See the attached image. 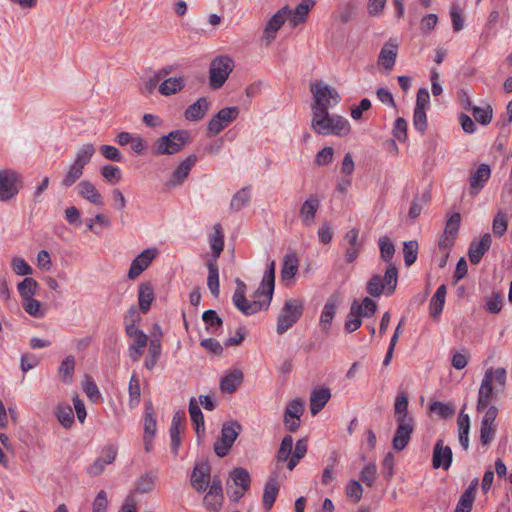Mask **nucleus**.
I'll list each match as a JSON object with an SVG mask.
<instances>
[{
	"label": "nucleus",
	"mask_w": 512,
	"mask_h": 512,
	"mask_svg": "<svg viewBox=\"0 0 512 512\" xmlns=\"http://www.w3.org/2000/svg\"><path fill=\"white\" fill-rule=\"evenodd\" d=\"M185 87V79L183 76L179 77H170L165 79L160 85H159V93L163 96H171L174 95L181 90H183Z\"/></svg>",
	"instance_id": "nucleus-33"
},
{
	"label": "nucleus",
	"mask_w": 512,
	"mask_h": 512,
	"mask_svg": "<svg viewBox=\"0 0 512 512\" xmlns=\"http://www.w3.org/2000/svg\"><path fill=\"white\" fill-rule=\"evenodd\" d=\"M298 271L297 261L289 256H286L281 269V277L283 280L293 278Z\"/></svg>",
	"instance_id": "nucleus-62"
},
{
	"label": "nucleus",
	"mask_w": 512,
	"mask_h": 512,
	"mask_svg": "<svg viewBox=\"0 0 512 512\" xmlns=\"http://www.w3.org/2000/svg\"><path fill=\"white\" fill-rule=\"evenodd\" d=\"M471 111L475 121L481 125H488L492 121L493 109L491 105H486L484 108L473 106Z\"/></svg>",
	"instance_id": "nucleus-52"
},
{
	"label": "nucleus",
	"mask_w": 512,
	"mask_h": 512,
	"mask_svg": "<svg viewBox=\"0 0 512 512\" xmlns=\"http://www.w3.org/2000/svg\"><path fill=\"white\" fill-rule=\"evenodd\" d=\"M418 243L415 240L405 241L403 246L404 262L411 266L417 259Z\"/></svg>",
	"instance_id": "nucleus-54"
},
{
	"label": "nucleus",
	"mask_w": 512,
	"mask_h": 512,
	"mask_svg": "<svg viewBox=\"0 0 512 512\" xmlns=\"http://www.w3.org/2000/svg\"><path fill=\"white\" fill-rule=\"evenodd\" d=\"M208 491L203 499L204 506L211 511H219L223 505L222 482L218 476L212 478Z\"/></svg>",
	"instance_id": "nucleus-12"
},
{
	"label": "nucleus",
	"mask_w": 512,
	"mask_h": 512,
	"mask_svg": "<svg viewBox=\"0 0 512 512\" xmlns=\"http://www.w3.org/2000/svg\"><path fill=\"white\" fill-rule=\"evenodd\" d=\"M452 456L451 448L449 446H445L442 439L437 440L433 449V468H443L444 470H448L452 463Z\"/></svg>",
	"instance_id": "nucleus-19"
},
{
	"label": "nucleus",
	"mask_w": 512,
	"mask_h": 512,
	"mask_svg": "<svg viewBox=\"0 0 512 512\" xmlns=\"http://www.w3.org/2000/svg\"><path fill=\"white\" fill-rule=\"evenodd\" d=\"M235 307L240 310L243 314L249 316L253 315L262 309H267L269 306H266L267 298L264 301L253 300L249 301L246 296H244L243 301H238L237 298L232 299Z\"/></svg>",
	"instance_id": "nucleus-32"
},
{
	"label": "nucleus",
	"mask_w": 512,
	"mask_h": 512,
	"mask_svg": "<svg viewBox=\"0 0 512 512\" xmlns=\"http://www.w3.org/2000/svg\"><path fill=\"white\" fill-rule=\"evenodd\" d=\"M239 114L237 107H226L218 111L208 123V130L213 135L219 134L229 123L234 121Z\"/></svg>",
	"instance_id": "nucleus-11"
},
{
	"label": "nucleus",
	"mask_w": 512,
	"mask_h": 512,
	"mask_svg": "<svg viewBox=\"0 0 512 512\" xmlns=\"http://www.w3.org/2000/svg\"><path fill=\"white\" fill-rule=\"evenodd\" d=\"M140 321V314L135 306H132L124 317V325L127 336H137L140 333H144L139 330L137 323Z\"/></svg>",
	"instance_id": "nucleus-39"
},
{
	"label": "nucleus",
	"mask_w": 512,
	"mask_h": 512,
	"mask_svg": "<svg viewBox=\"0 0 512 512\" xmlns=\"http://www.w3.org/2000/svg\"><path fill=\"white\" fill-rule=\"evenodd\" d=\"M357 309L356 305H351L350 307V311L344 324V328L347 333L356 331L362 325V316L357 312Z\"/></svg>",
	"instance_id": "nucleus-48"
},
{
	"label": "nucleus",
	"mask_w": 512,
	"mask_h": 512,
	"mask_svg": "<svg viewBox=\"0 0 512 512\" xmlns=\"http://www.w3.org/2000/svg\"><path fill=\"white\" fill-rule=\"evenodd\" d=\"M398 52V44L396 41L390 39L386 42L378 57L379 65L383 66L387 71H391L394 67L395 60Z\"/></svg>",
	"instance_id": "nucleus-27"
},
{
	"label": "nucleus",
	"mask_w": 512,
	"mask_h": 512,
	"mask_svg": "<svg viewBox=\"0 0 512 512\" xmlns=\"http://www.w3.org/2000/svg\"><path fill=\"white\" fill-rule=\"evenodd\" d=\"M446 292H447V288H446V285H444V284L440 285L437 288L435 294L433 295V297L430 301V305H429L431 317L437 318L441 314L443 307H444V303H445Z\"/></svg>",
	"instance_id": "nucleus-40"
},
{
	"label": "nucleus",
	"mask_w": 512,
	"mask_h": 512,
	"mask_svg": "<svg viewBox=\"0 0 512 512\" xmlns=\"http://www.w3.org/2000/svg\"><path fill=\"white\" fill-rule=\"evenodd\" d=\"M23 308L29 315L35 318H41L44 316V310L42 309L40 301L34 298L23 300Z\"/></svg>",
	"instance_id": "nucleus-59"
},
{
	"label": "nucleus",
	"mask_w": 512,
	"mask_h": 512,
	"mask_svg": "<svg viewBox=\"0 0 512 512\" xmlns=\"http://www.w3.org/2000/svg\"><path fill=\"white\" fill-rule=\"evenodd\" d=\"M77 191L79 196L89 201L93 205L103 206L104 198L101 193L97 190L96 186L89 180H83L78 183Z\"/></svg>",
	"instance_id": "nucleus-24"
},
{
	"label": "nucleus",
	"mask_w": 512,
	"mask_h": 512,
	"mask_svg": "<svg viewBox=\"0 0 512 512\" xmlns=\"http://www.w3.org/2000/svg\"><path fill=\"white\" fill-rule=\"evenodd\" d=\"M319 205V199L315 196H312L303 202L299 210V216L303 225L311 226L314 223Z\"/></svg>",
	"instance_id": "nucleus-29"
},
{
	"label": "nucleus",
	"mask_w": 512,
	"mask_h": 512,
	"mask_svg": "<svg viewBox=\"0 0 512 512\" xmlns=\"http://www.w3.org/2000/svg\"><path fill=\"white\" fill-rule=\"evenodd\" d=\"M196 161L197 156L195 154H191L185 160L180 162V164L174 170L170 180L167 182V186L174 187L183 183V181L188 177Z\"/></svg>",
	"instance_id": "nucleus-23"
},
{
	"label": "nucleus",
	"mask_w": 512,
	"mask_h": 512,
	"mask_svg": "<svg viewBox=\"0 0 512 512\" xmlns=\"http://www.w3.org/2000/svg\"><path fill=\"white\" fill-rule=\"evenodd\" d=\"M230 479L234 485L230 497L233 501H238L250 488V474L245 468L237 467L230 472Z\"/></svg>",
	"instance_id": "nucleus-10"
},
{
	"label": "nucleus",
	"mask_w": 512,
	"mask_h": 512,
	"mask_svg": "<svg viewBox=\"0 0 512 512\" xmlns=\"http://www.w3.org/2000/svg\"><path fill=\"white\" fill-rule=\"evenodd\" d=\"M339 297L337 295H331L326 301L319 319V327L325 334L330 332L332 321L336 315Z\"/></svg>",
	"instance_id": "nucleus-20"
},
{
	"label": "nucleus",
	"mask_w": 512,
	"mask_h": 512,
	"mask_svg": "<svg viewBox=\"0 0 512 512\" xmlns=\"http://www.w3.org/2000/svg\"><path fill=\"white\" fill-rule=\"evenodd\" d=\"M492 244V237L489 233L482 235L479 241H472L469 250L468 257L472 264H478L485 253L490 249Z\"/></svg>",
	"instance_id": "nucleus-22"
},
{
	"label": "nucleus",
	"mask_w": 512,
	"mask_h": 512,
	"mask_svg": "<svg viewBox=\"0 0 512 512\" xmlns=\"http://www.w3.org/2000/svg\"><path fill=\"white\" fill-rule=\"evenodd\" d=\"M233 70V61L228 56L216 57L212 60L209 70L211 88H221Z\"/></svg>",
	"instance_id": "nucleus-8"
},
{
	"label": "nucleus",
	"mask_w": 512,
	"mask_h": 512,
	"mask_svg": "<svg viewBox=\"0 0 512 512\" xmlns=\"http://www.w3.org/2000/svg\"><path fill=\"white\" fill-rule=\"evenodd\" d=\"M394 418L396 422L414 420V418L408 414V396L405 393L398 394L395 399Z\"/></svg>",
	"instance_id": "nucleus-38"
},
{
	"label": "nucleus",
	"mask_w": 512,
	"mask_h": 512,
	"mask_svg": "<svg viewBox=\"0 0 512 512\" xmlns=\"http://www.w3.org/2000/svg\"><path fill=\"white\" fill-rule=\"evenodd\" d=\"M312 130L319 135L346 136L350 132V123L343 116L329 114L328 111H313Z\"/></svg>",
	"instance_id": "nucleus-2"
},
{
	"label": "nucleus",
	"mask_w": 512,
	"mask_h": 512,
	"mask_svg": "<svg viewBox=\"0 0 512 512\" xmlns=\"http://www.w3.org/2000/svg\"><path fill=\"white\" fill-rule=\"evenodd\" d=\"M250 201V193L247 188L239 190L231 199L230 207L234 211H239Z\"/></svg>",
	"instance_id": "nucleus-57"
},
{
	"label": "nucleus",
	"mask_w": 512,
	"mask_h": 512,
	"mask_svg": "<svg viewBox=\"0 0 512 512\" xmlns=\"http://www.w3.org/2000/svg\"><path fill=\"white\" fill-rule=\"evenodd\" d=\"M83 172H84L83 168L72 163L68 167V169L62 179L61 185L65 188L71 187L81 178V176L83 175Z\"/></svg>",
	"instance_id": "nucleus-50"
},
{
	"label": "nucleus",
	"mask_w": 512,
	"mask_h": 512,
	"mask_svg": "<svg viewBox=\"0 0 512 512\" xmlns=\"http://www.w3.org/2000/svg\"><path fill=\"white\" fill-rule=\"evenodd\" d=\"M376 475H377L376 465H375V463H370L362 469L360 478L365 485L371 487L376 480Z\"/></svg>",
	"instance_id": "nucleus-64"
},
{
	"label": "nucleus",
	"mask_w": 512,
	"mask_h": 512,
	"mask_svg": "<svg viewBox=\"0 0 512 512\" xmlns=\"http://www.w3.org/2000/svg\"><path fill=\"white\" fill-rule=\"evenodd\" d=\"M209 242L213 259L217 261L224 248V235L220 224L213 226V234L210 236Z\"/></svg>",
	"instance_id": "nucleus-41"
},
{
	"label": "nucleus",
	"mask_w": 512,
	"mask_h": 512,
	"mask_svg": "<svg viewBox=\"0 0 512 512\" xmlns=\"http://www.w3.org/2000/svg\"><path fill=\"white\" fill-rule=\"evenodd\" d=\"M380 256L381 259L388 263L385 270L384 277L379 274H374L367 282V292L373 297H379L383 292L386 295H391L398 283V269L391 263L395 254V246L392 241L383 236L379 239Z\"/></svg>",
	"instance_id": "nucleus-1"
},
{
	"label": "nucleus",
	"mask_w": 512,
	"mask_h": 512,
	"mask_svg": "<svg viewBox=\"0 0 512 512\" xmlns=\"http://www.w3.org/2000/svg\"><path fill=\"white\" fill-rule=\"evenodd\" d=\"M55 415L64 428H70L74 423L73 410L68 404H59L56 408Z\"/></svg>",
	"instance_id": "nucleus-43"
},
{
	"label": "nucleus",
	"mask_w": 512,
	"mask_h": 512,
	"mask_svg": "<svg viewBox=\"0 0 512 512\" xmlns=\"http://www.w3.org/2000/svg\"><path fill=\"white\" fill-rule=\"evenodd\" d=\"M293 448V438L290 435H286L280 444V447L277 451L276 459L277 462H286L291 453Z\"/></svg>",
	"instance_id": "nucleus-53"
},
{
	"label": "nucleus",
	"mask_w": 512,
	"mask_h": 512,
	"mask_svg": "<svg viewBox=\"0 0 512 512\" xmlns=\"http://www.w3.org/2000/svg\"><path fill=\"white\" fill-rule=\"evenodd\" d=\"M95 151H96V149H95L94 145L91 143L82 145L76 152L73 164L84 169L85 166L92 159Z\"/></svg>",
	"instance_id": "nucleus-42"
},
{
	"label": "nucleus",
	"mask_w": 512,
	"mask_h": 512,
	"mask_svg": "<svg viewBox=\"0 0 512 512\" xmlns=\"http://www.w3.org/2000/svg\"><path fill=\"white\" fill-rule=\"evenodd\" d=\"M190 142L191 135L189 131L174 130L156 140L152 147V153L154 155H172L180 152Z\"/></svg>",
	"instance_id": "nucleus-4"
},
{
	"label": "nucleus",
	"mask_w": 512,
	"mask_h": 512,
	"mask_svg": "<svg viewBox=\"0 0 512 512\" xmlns=\"http://www.w3.org/2000/svg\"><path fill=\"white\" fill-rule=\"evenodd\" d=\"M275 261H271L264 272L262 281L260 283L259 288L256 290L254 297L260 298L261 296L267 297L266 306L270 305V302L273 297L274 288H275Z\"/></svg>",
	"instance_id": "nucleus-15"
},
{
	"label": "nucleus",
	"mask_w": 512,
	"mask_h": 512,
	"mask_svg": "<svg viewBox=\"0 0 512 512\" xmlns=\"http://www.w3.org/2000/svg\"><path fill=\"white\" fill-rule=\"evenodd\" d=\"M491 174L490 167L487 164H481L470 177L469 193L476 196L489 180Z\"/></svg>",
	"instance_id": "nucleus-25"
},
{
	"label": "nucleus",
	"mask_w": 512,
	"mask_h": 512,
	"mask_svg": "<svg viewBox=\"0 0 512 512\" xmlns=\"http://www.w3.org/2000/svg\"><path fill=\"white\" fill-rule=\"evenodd\" d=\"M147 342L148 337L145 333L137 335L136 341H134V343L129 347V356L132 361L136 362L140 359Z\"/></svg>",
	"instance_id": "nucleus-51"
},
{
	"label": "nucleus",
	"mask_w": 512,
	"mask_h": 512,
	"mask_svg": "<svg viewBox=\"0 0 512 512\" xmlns=\"http://www.w3.org/2000/svg\"><path fill=\"white\" fill-rule=\"evenodd\" d=\"M314 0H304L299 3L294 10L288 8L287 16L290 25L293 27L298 26L306 21L309 11L314 7Z\"/></svg>",
	"instance_id": "nucleus-28"
},
{
	"label": "nucleus",
	"mask_w": 512,
	"mask_h": 512,
	"mask_svg": "<svg viewBox=\"0 0 512 512\" xmlns=\"http://www.w3.org/2000/svg\"><path fill=\"white\" fill-rule=\"evenodd\" d=\"M359 233V229L352 228L344 236V241L346 242L345 260L347 263L354 262L362 249Z\"/></svg>",
	"instance_id": "nucleus-21"
},
{
	"label": "nucleus",
	"mask_w": 512,
	"mask_h": 512,
	"mask_svg": "<svg viewBox=\"0 0 512 512\" xmlns=\"http://www.w3.org/2000/svg\"><path fill=\"white\" fill-rule=\"evenodd\" d=\"M128 390H129V397H130V401H129L130 406L134 407V406L138 405V403L140 401V396H141L139 379L135 374H133L130 378Z\"/></svg>",
	"instance_id": "nucleus-58"
},
{
	"label": "nucleus",
	"mask_w": 512,
	"mask_h": 512,
	"mask_svg": "<svg viewBox=\"0 0 512 512\" xmlns=\"http://www.w3.org/2000/svg\"><path fill=\"white\" fill-rule=\"evenodd\" d=\"M331 398L328 388H320L312 391L310 395V412L312 415L318 414Z\"/></svg>",
	"instance_id": "nucleus-31"
},
{
	"label": "nucleus",
	"mask_w": 512,
	"mask_h": 512,
	"mask_svg": "<svg viewBox=\"0 0 512 512\" xmlns=\"http://www.w3.org/2000/svg\"><path fill=\"white\" fill-rule=\"evenodd\" d=\"M507 227H508L507 215L504 212L499 211L494 216V219L492 222V230H493L494 235L501 237L506 232Z\"/></svg>",
	"instance_id": "nucleus-56"
},
{
	"label": "nucleus",
	"mask_w": 512,
	"mask_h": 512,
	"mask_svg": "<svg viewBox=\"0 0 512 512\" xmlns=\"http://www.w3.org/2000/svg\"><path fill=\"white\" fill-rule=\"evenodd\" d=\"M310 91L313 95L312 112L328 111L330 107L337 104L340 100L339 94L333 88L321 82L311 83Z\"/></svg>",
	"instance_id": "nucleus-6"
},
{
	"label": "nucleus",
	"mask_w": 512,
	"mask_h": 512,
	"mask_svg": "<svg viewBox=\"0 0 512 512\" xmlns=\"http://www.w3.org/2000/svg\"><path fill=\"white\" fill-rule=\"evenodd\" d=\"M461 216L458 212L450 215L446 222V226L439 240V248L447 249L454 244V240L458 234L460 227Z\"/></svg>",
	"instance_id": "nucleus-17"
},
{
	"label": "nucleus",
	"mask_w": 512,
	"mask_h": 512,
	"mask_svg": "<svg viewBox=\"0 0 512 512\" xmlns=\"http://www.w3.org/2000/svg\"><path fill=\"white\" fill-rule=\"evenodd\" d=\"M396 423L397 429L392 440V446L393 449L402 451L408 445L411 434L414 431V420H406Z\"/></svg>",
	"instance_id": "nucleus-18"
},
{
	"label": "nucleus",
	"mask_w": 512,
	"mask_h": 512,
	"mask_svg": "<svg viewBox=\"0 0 512 512\" xmlns=\"http://www.w3.org/2000/svg\"><path fill=\"white\" fill-rule=\"evenodd\" d=\"M18 292L23 300L33 298L38 288V283L31 277H26L18 284Z\"/></svg>",
	"instance_id": "nucleus-49"
},
{
	"label": "nucleus",
	"mask_w": 512,
	"mask_h": 512,
	"mask_svg": "<svg viewBox=\"0 0 512 512\" xmlns=\"http://www.w3.org/2000/svg\"><path fill=\"white\" fill-rule=\"evenodd\" d=\"M363 493L362 485L357 480H351L346 486V495L352 499L354 503L360 501Z\"/></svg>",
	"instance_id": "nucleus-63"
},
{
	"label": "nucleus",
	"mask_w": 512,
	"mask_h": 512,
	"mask_svg": "<svg viewBox=\"0 0 512 512\" xmlns=\"http://www.w3.org/2000/svg\"><path fill=\"white\" fill-rule=\"evenodd\" d=\"M303 311V300L297 298L286 300L277 317L276 332L279 335L284 334L302 317Z\"/></svg>",
	"instance_id": "nucleus-5"
},
{
	"label": "nucleus",
	"mask_w": 512,
	"mask_h": 512,
	"mask_svg": "<svg viewBox=\"0 0 512 512\" xmlns=\"http://www.w3.org/2000/svg\"><path fill=\"white\" fill-rule=\"evenodd\" d=\"M211 466L207 461L197 463L191 475V485L199 493L207 490L211 482Z\"/></svg>",
	"instance_id": "nucleus-14"
},
{
	"label": "nucleus",
	"mask_w": 512,
	"mask_h": 512,
	"mask_svg": "<svg viewBox=\"0 0 512 512\" xmlns=\"http://www.w3.org/2000/svg\"><path fill=\"white\" fill-rule=\"evenodd\" d=\"M242 431V426L237 421L226 422L222 425L221 437L214 443V451L217 456L225 457L233 443Z\"/></svg>",
	"instance_id": "nucleus-9"
},
{
	"label": "nucleus",
	"mask_w": 512,
	"mask_h": 512,
	"mask_svg": "<svg viewBox=\"0 0 512 512\" xmlns=\"http://www.w3.org/2000/svg\"><path fill=\"white\" fill-rule=\"evenodd\" d=\"M156 415L154 411V407L151 402L147 403L145 406V419H144V429L145 435H151L154 437L156 433Z\"/></svg>",
	"instance_id": "nucleus-47"
},
{
	"label": "nucleus",
	"mask_w": 512,
	"mask_h": 512,
	"mask_svg": "<svg viewBox=\"0 0 512 512\" xmlns=\"http://www.w3.org/2000/svg\"><path fill=\"white\" fill-rule=\"evenodd\" d=\"M186 420V416L184 412L177 411L171 422L170 427V437H171V451L174 455L178 454L180 445H181V438L180 434L182 431L183 423Z\"/></svg>",
	"instance_id": "nucleus-26"
},
{
	"label": "nucleus",
	"mask_w": 512,
	"mask_h": 512,
	"mask_svg": "<svg viewBox=\"0 0 512 512\" xmlns=\"http://www.w3.org/2000/svg\"><path fill=\"white\" fill-rule=\"evenodd\" d=\"M243 381V373L240 370H233L220 381V390L223 393L231 394Z\"/></svg>",
	"instance_id": "nucleus-37"
},
{
	"label": "nucleus",
	"mask_w": 512,
	"mask_h": 512,
	"mask_svg": "<svg viewBox=\"0 0 512 512\" xmlns=\"http://www.w3.org/2000/svg\"><path fill=\"white\" fill-rule=\"evenodd\" d=\"M23 186L21 175L13 169L0 170V202L17 196Z\"/></svg>",
	"instance_id": "nucleus-7"
},
{
	"label": "nucleus",
	"mask_w": 512,
	"mask_h": 512,
	"mask_svg": "<svg viewBox=\"0 0 512 512\" xmlns=\"http://www.w3.org/2000/svg\"><path fill=\"white\" fill-rule=\"evenodd\" d=\"M156 478L157 475L153 472H147L140 476L136 481V491L141 494L150 493L155 488Z\"/></svg>",
	"instance_id": "nucleus-45"
},
{
	"label": "nucleus",
	"mask_w": 512,
	"mask_h": 512,
	"mask_svg": "<svg viewBox=\"0 0 512 512\" xmlns=\"http://www.w3.org/2000/svg\"><path fill=\"white\" fill-rule=\"evenodd\" d=\"M287 11L288 5H285L267 21L262 35V40L265 41L266 46H269L275 40L277 32L285 23Z\"/></svg>",
	"instance_id": "nucleus-13"
},
{
	"label": "nucleus",
	"mask_w": 512,
	"mask_h": 512,
	"mask_svg": "<svg viewBox=\"0 0 512 512\" xmlns=\"http://www.w3.org/2000/svg\"><path fill=\"white\" fill-rule=\"evenodd\" d=\"M75 368V359L73 356H67L61 363L58 373L62 382L69 384L72 382L73 372Z\"/></svg>",
	"instance_id": "nucleus-46"
},
{
	"label": "nucleus",
	"mask_w": 512,
	"mask_h": 512,
	"mask_svg": "<svg viewBox=\"0 0 512 512\" xmlns=\"http://www.w3.org/2000/svg\"><path fill=\"white\" fill-rule=\"evenodd\" d=\"M210 103L206 97L198 98L193 104L185 110L184 116L188 121L201 120L209 110Z\"/></svg>",
	"instance_id": "nucleus-30"
},
{
	"label": "nucleus",
	"mask_w": 512,
	"mask_h": 512,
	"mask_svg": "<svg viewBox=\"0 0 512 512\" xmlns=\"http://www.w3.org/2000/svg\"><path fill=\"white\" fill-rule=\"evenodd\" d=\"M154 300V289L150 282H144L139 285L138 301L140 310L147 313Z\"/></svg>",
	"instance_id": "nucleus-34"
},
{
	"label": "nucleus",
	"mask_w": 512,
	"mask_h": 512,
	"mask_svg": "<svg viewBox=\"0 0 512 512\" xmlns=\"http://www.w3.org/2000/svg\"><path fill=\"white\" fill-rule=\"evenodd\" d=\"M202 319L208 325L206 327L207 330L214 329L212 333H215L216 329L220 328L223 324L222 319L212 309L206 310L202 315Z\"/></svg>",
	"instance_id": "nucleus-61"
},
{
	"label": "nucleus",
	"mask_w": 512,
	"mask_h": 512,
	"mask_svg": "<svg viewBox=\"0 0 512 512\" xmlns=\"http://www.w3.org/2000/svg\"><path fill=\"white\" fill-rule=\"evenodd\" d=\"M161 354V343L159 339H151L149 342L148 355L145 360V367L152 370Z\"/></svg>",
	"instance_id": "nucleus-44"
},
{
	"label": "nucleus",
	"mask_w": 512,
	"mask_h": 512,
	"mask_svg": "<svg viewBox=\"0 0 512 512\" xmlns=\"http://www.w3.org/2000/svg\"><path fill=\"white\" fill-rule=\"evenodd\" d=\"M279 484L276 480V477H270L265 484L263 491V507L265 510L269 511L278 495Z\"/></svg>",
	"instance_id": "nucleus-35"
},
{
	"label": "nucleus",
	"mask_w": 512,
	"mask_h": 512,
	"mask_svg": "<svg viewBox=\"0 0 512 512\" xmlns=\"http://www.w3.org/2000/svg\"><path fill=\"white\" fill-rule=\"evenodd\" d=\"M208 269L207 286L214 297H218L220 294L219 289V268L217 261L211 259L206 264Z\"/></svg>",
	"instance_id": "nucleus-36"
},
{
	"label": "nucleus",
	"mask_w": 512,
	"mask_h": 512,
	"mask_svg": "<svg viewBox=\"0 0 512 512\" xmlns=\"http://www.w3.org/2000/svg\"><path fill=\"white\" fill-rule=\"evenodd\" d=\"M351 305H356L357 308H359L357 312H359L362 317L373 316L377 309L376 303L369 297H365L360 304L354 300Z\"/></svg>",
	"instance_id": "nucleus-55"
},
{
	"label": "nucleus",
	"mask_w": 512,
	"mask_h": 512,
	"mask_svg": "<svg viewBox=\"0 0 512 512\" xmlns=\"http://www.w3.org/2000/svg\"><path fill=\"white\" fill-rule=\"evenodd\" d=\"M506 384V370L504 368H489L482 379L477 400V411L486 409L493 397V389L503 391Z\"/></svg>",
	"instance_id": "nucleus-3"
},
{
	"label": "nucleus",
	"mask_w": 512,
	"mask_h": 512,
	"mask_svg": "<svg viewBox=\"0 0 512 512\" xmlns=\"http://www.w3.org/2000/svg\"><path fill=\"white\" fill-rule=\"evenodd\" d=\"M158 251L155 248H148L141 252L131 263L128 272L129 279H136L141 273L148 268L151 262L157 256Z\"/></svg>",
	"instance_id": "nucleus-16"
},
{
	"label": "nucleus",
	"mask_w": 512,
	"mask_h": 512,
	"mask_svg": "<svg viewBox=\"0 0 512 512\" xmlns=\"http://www.w3.org/2000/svg\"><path fill=\"white\" fill-rule=\"evenodd\" d=\"M100 172L108 183L115 184L121 180V171L117 166L110 164L104 165Z\"/></svg>",
	"instance_id": "nucleus-60"
}]
</instances>
